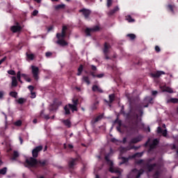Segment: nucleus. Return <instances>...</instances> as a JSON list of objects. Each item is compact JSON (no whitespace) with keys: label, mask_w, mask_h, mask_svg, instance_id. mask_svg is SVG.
Instances as JSON below:
<instances>
[{"label":"nucleus","mask_w":178,"mask_h":178,"mask_svg":"<svg viewBox=\"0 0 178 178\" xmlns=\"http://www.w3.org/2000/svg\"><path fill=\"white\" fill-rule=\"evenodd\" d=\"M155 51L156 52H161V48L159 47V46L155 47Z\"/></svg>","instance_id":"6e6d98bb"},{"label":"nucleus","mask_w":178,"mask_h":178,"mask_svg":"<svg viewBox=\"0 0 178 178\" xmlns=\"http://www.w3.org/2000/svg\"><path fill=\"white\" fill-rule=\"evenodd\" d=\"M144 173V169H140V170H137L136 168L133 169L129 175H127L128 178L135 177L136 178H140L141 177V175Z\"/></svg>","instance_id":"39448f33"},{"label":"nucleus","mask_w":178,"mask_h":178,"mask_svg":"<svg viewBox=\"0 0 178 178\" xmlns=\"http://www.w3.org/2000/svg\"><path fill=\"white\" fill-rule=\"evenodd\" d=\"M19 152L17 151H14V154H13V158L12 159L13 161H15V159H16V158H19Z\"/></svg>","instance_id":"f704fd0d"},{"label":"nucleus","mask_w":178,"mask_h":178,"mask_svg":"<svg viewBox=\"0 0 178 178\" xmlns=\"http://www.w3.org/2000/svg\"><path fill=\"white\" fill-rule=\"evenodd\" d=\"M92 31H99V26H96L93 28L90 29V33H92Z\"/></svg>","instance_id":"72a5a7b5"},{"label":"nucleus","mask_w":178,"mask_h":178,"mask_svg":"<svg viewBox=\"0 0 178 178\" xmlns=\"http://www.w3.org/2000/svg\"><path fill=\"white\" fill-rule=\"evenodd\" d=\"M81 72H83V65L79 66L78 68L77 76H80V74H81Z\"/></svg>","instance_id":"79ce46f5"},{"label":"nucleus","mask_w":178,"mask_h":178,"mask_svg":"<svg viewBox=\"0 0 178 178\" xmlns=\"http://www.w3.org/2000/svg\"><path fill=\"white\" fill-rule=\"evenodd\" d=\"M70 108H69V105H67L64 107L65 114V115H70Z\"/></svg>","instance_id":"c756f323"},{"label":"nucleus","mask_w":178,"mask_h":178,"mask_svg":"<svg viewBox=\"0 0 178 178\" xmlns=\"http://www.w3.org/2000/svg\"><path fill=\"white\" fill-rule=\"evenodd\" d=\"M154 176H156V177H158L159 176V171H156Z\"/></svg>","instance_id":"338daca9"},{"label":"nucleus","mask_w":178,"mask_h":178,"mask_svg":"<svg viewBox=\"0 0 178 178\" xmlns=\"http://www.w3.org/2000/svg\"><path fill=\"white\" fill-rule=\"evenodd\" d=\"M154 168H156V163L147 164V169L148 172H152Z\"/></svg>","instance_id":"a211bd4d"},{"label":"nucleus","mask_w":178,"mask_h":178,"mask_svg":"<svg viewBox=\"0 0 178 178\" xmlns=\"http://www.w3.org/2000/svg\"><path fill=\"white\" fill-rule=\"evenodd\" d=\"M120 8L118 6H115L113 10H111L108 13V16H113L116 12H119Z\"/></svg>","instance_id":"f3484780"},{"label":"nucleus","mask_w":178,"mask_h":178,"mask_svg":"<svg viewBox=\"0 0 178 178\" xmlns=\"http://www.w3.org/2000/svg\"><path fill=\"white\" fill-rule=\"evenodd\" d=\"M155 148H156V145H154V143L150 144L149 147V152H151V151H152V149H155Z\"/></svg>","instance_id":"c9c22d12"},{"label":"nucleus","mask_w":178,"mask_h":178,"mask_svg":"<svg viewBox=\"0 0 178 178\" xmlns=\"http://www.w3.org/2000/svg\"><path fill=\"white\" fill-rule=\"evenodd\" d=\"M143 154H144V152H138L134 154V155L129 156L128 158L122 156L121 157V159L122 160V161L120 163V165L127 163L129 159H134V158H141V156H143Z\"/></svg>","instance_id":"20e7f679"},{"label":"nucleus","mask_w":178,"mask_h":178,"mask_svg":"<svg viewBox=\"0 0 178 178\" xmlns=\"http://www.w3.org/2000/svg\"><path fill=\"white\" fill-rule=\"evenodd\" d=\"M102 119H104V114H100L97 115L96 118H93L90 123L92 126L94 127V124H95V123H97V122H99V120H102Z\"/></svg>","instance_id":"9b49d317"},{"label":"nucleus","mask_w":178,"mask_h":178,"mask_svg":"<svg viewBox=\"0 0 178 178\" xmlns=\"http://www.w3.org/2000/svg\"><path fill=\"white\" fill-rule=\"evenodd\" d=\"M140 141H143V136L139 135L135 138H133L129 141V145H131V144H137L138 143H140Z\"/></svg>","instance_id":"6e6552de"},{"label":"nucleus","mask_w":178,"mask_h":178,"mask_svg":"<svg viewBox=\"0 0 178 178\" xmlns=\"http://www.w3.org/2000/svg\"><path fill=\"white\" fill-rule=\"evenodd\" d=\"M83 83H86L88 86L90 84V78L88 76H83Z\"/></svg>","instance_id":"2f4dec72"},{"label":"nucleus","mask_w":178,"mask_h":178,"mask_svg":"<svg viewBox=\"0 0 178 178\" xmlns=\"http://www.w3.org/2000/svg\"><path fill=\"white\" fill-rule=\"evenodd\" d=\"M152 144L156 145H156H158V144H159V140H158V138L154 139L152 141Z\"/></svg>","instance_id":"a18cd8bd"},{"label":"nucleus","mask_w":178,"mask_h":178,"mask_svg":"<svg viewBox=\"0 0 178 178\" xmlns=\"http://www.w3.org/2000/svg\"><path fill=\"white\" fill-rule=\"evenodd\" d=\"M127 37H129V38L131 40H134L136 39V35H134V33H129L127 35Z\"/></svg>","instance_id":"ea45409f"},{"label":"nucleus","mask_w":178,"mask_h":178,"mask_svg":"<svg viewBox=\"0 0 178 178\" xmlns=\"http://www.w3.org/2000/svg\"><path fill=\"white\" fill-rule=\"evenodd\" d=\"M5 92L3 91H0V99H2L3 98V95Z\"/></svg>","instance_id":"13d9d810"},{"label":"nucleus","mask_w":178,"mask_h":178,"mask_svg":"<svg viewBox=\"0 0 178 178\" xmlns=\"http://www.w3.org/2000/svg\"><path fill=\"white\" fill-rule=\"evenodd\" d=\"M162 74H165V72L163 71H157L155 73L150 74L151 76L154 79H158L161 76Z\"/></svg>","instance_id":"f8f14e48"},{"label":"nucleus","mask_w":178,"mask_h":178,"mask_svg":"<svg viewBox=\"0 0 178 178\" xmlns=\"http://www.w3.org/2000/svg\"><path fill=\"white\" fill-rule=\"evenodd\" d=\"M128 131L129 133H133V131H136V130H137V127H136V126H134V124H130L128 127Z\"/></svg>","instance_id":"412c9836"},{"label":"nucleus","mask_w":178,"mask_h":178,"mask_svg":"<svg viewBox=\"0 0 178 178\" xmlns=\"http://www.w3.org/2000/svg\"><path fill=\"white\" fill-rule=\"evenodd\" d=\"M126 20H127L129 23H133L135 22L134 19L131 17V15H127Z\"/></svg>","instance_id":"c85d7f7f"},{"label":"nucleus","mask_w":178,"mask_h":178,"mask_svg":"<svg viewBox=\"0 0 178 178\" xmlns=\"http://www.w3.org/2000/svg\"><path fill=\"white\" fill-rule=\"evenodd\" d=\"M149 104H154V99L152 97L147 96L145 97L143 102H142L140 106H139L138 112L140 113L141 116H143V113H144L143 111V106L144 108H148Z\"/></svg>","instance_id":"f257e3e1"},{"label":"nucleus","mask_w":178,"mask_h":178,"mask_svg":"<svg viewBox=\"0 0 178 178\" xmlns=\"http://www.w3.org/2000/svg\"><path fill=\"white\" fill-rule=\"evenodd\" d=\"M109 172H111V173H117L118 175L117 177L120 178V176H122V172H120V168H113V165L110 166Z\"/></svg>","instance_id":"1a4fd4ad"},{"label":"nucleus","mask_w":178,"mask_h":178,"mask_svg":"<svg viewBox=\"0 0 178 178\" xmlns=\"http://www.w3.org/2000/svg\"><path fill=\"white\" fill-rule=\"evenodd\" d=\"M37 15H38V10H33V15L37 16Z\"/></svg>","instance_id":"e2e57ef3"},{"label":"nucleus","mask_w":178,"mask_h":178,"mask_svg":"<svg viewBox=\"0 0 178 178\" xmlns=\"http://www.w3.org/2000/svg\"><path fill=\"white\" fill-rule=\"evenodd\" d=\"M164 91L165 92H169L170 94H172V92H173V90L169 87H166L165 89H164Z\"/></svg>","instance_id":"4c0bfd02"},{"label":"nucleus","mask_w":178,"mask_h":178,"mask_svg":"<svg viewBox=\"0 0 178 178\" xmlns=\"http://www.w3.org/2000/svg\"><path fill=\"white\" fill-rule=\"evenodd\" d=\"M41 165V166H44L45 165V161H38L36 159L33 157H30L26 159V165L28 168H33V166H37V165Z\"/></svg>","instance_id":"f03ea898"},{"label":"nucleus","mask_w":178,"mask_h":178,"mask_svg":"<svg viewBox=\"0 0 178 178\" xmlns=\"http://www.w3.org/2000/svg\"><path fill=\"white\" fill-rule=\"evenodd\" d=\"M26 56L27 58H29V59H31V60H33L34 59V54H27Z\"/></svg>","instance_id":"c03bdc74"},{"label":"nucleus","mask_w":178,"mask_h":178,"mask_svg":"<svg viewBox=\"0 0 178 178\" xmlns=\"http://www.w3.org/2000/svg\"><path fill=\"white\" fill-rule=\"evenodd\" d=\"M143 162H144V160L140 159V160L136 161V165H141V163H143Z\"/></svg>","instance_id":"864d4df0"},{"label":"nucleus","mask_w":178,"mask_h":178,"mask_svg":"<svg viewBox=\"0 0 178 178\" xmlns=\"http://www.w3.org/2000/svg\"><path fill=\"white\" fill-rule=\"evenodd\" d=\"M17 79L19 83H23V81H22V74L20 73V71H18L17 73Z\"/></svg>","instance_id":"cd10ccee"},{"label":"nucleus","mask_w":178,"mask_h":178,"mask_svg":"<svg viewBox=\"0 0 178 178\" xmlns=\"http://www.w3.org/2000/svg\"><path fill=\"white\" fill-rule=\"evenodd\" d=\"M68 165H69L70 168H73V166H74L76 165V160H74V159L71 160L69 162Z\"/></svg>","instance_id":"473e14b6"},{"label":"nucleus","mask_w":178,"mask_h":178,"mask_svg":"<svg viewBox=\"0 0 178 178\" xmlns=\"http://www.w3.org/2000/svg\"><path fill=\"white\" fill-rule=\"evenodd\" d=\"M57 44H58V45H60L61 47H65L67 45V43L66 42V41H65V40L60 39H58V40L57 41Z\"/></svg>","instance_id":"5701e85b"},{"label":"nucleus","mask_w":178,"mask_h":178,"mask_svg":"<svg viewBox=\"0 0 178 178\" xmlns=\"http://www.w3.org/2000/svg\"><path fill=\"white\" fill-rule=\"evenodd\" d=\"M162 131H163L162 128H161V127H159L157 128V133H158V134H162Z\"/></svg>","instance_id":"3c124183"},{"label":"nucleus","mask_w":178,"mask_h":178,"mask_svg":"<svg viewBox=\"0 0 178 178\" xmlns=\"http://www.w3.org/2000/svg\"><path fill=\"white\" fill-rule=\"evenodd\" d=\"M72 102L74 104L72 105H75V106H77V104H79V99H76V100L73 99Z\"/></svg>","instance_id":"5fc2aeb1"},{"label":"nucleus","mask_w":178,"mask_h":178,"mask_svg":"<svg viewBox=\"0 0 178 178\" xmlns=\"http://www.w3.org/2000/svg\"><path fill=\"white\" fill-rule=\"evenodd\" d=\"M32 74L35 80H38V73H40V69L38 67L31 65Z\"/></svg>","instance_id":"0eeeda50"},{"label":"nucleus","mask_w":178,"mask_h":178,"mask_svg":"<svg viewBox=\"0 0 178 178\" xmlns=\"http://www.w3.org/2000/svg\"><path fill=\"white\" fill-rule=\"evenodd\" d=\"M170 102H172V104H178V99L177 98H171L170 99Z\"/></svg>","instance_id":"a19ab883"},{"label":"nucleus","mask_w":178,"mask_h":178,"mask_svg":"<svg viewBox=\"0 0 178 178\" xmlns=\"http://www.w3.org/2000/svg\"><path fill=\"white\" fill-rule=\"evenodd\" d=\"M108 98H109V101L104 99V102H106V104H108L109 106H112L111 104H112L113 101H115V95L114 94L109 95Z\"/></svg>","instance_id":"ddd939ff"},{"label":"nucleus","mask_w":178,"mask_h":178,"mask_svg":"<svg viewBox=\"0 0 178 178\" xmlns=\"http://www.w3.org/2000/svg\"><path fill=\"white\" fill-rule=\"evenodd\" d=\"M115 123H117L118 124V127L117 128L119 131H120V127H122V120H119V118H116L115 120Z\"/></svg>","instance_id":"393cba45"},{"label":"nucleus","mask_w":178,"mask_h":178,"mask_svg":"<svg viewBox=\"0 0 178 178\" xmlns=\"http://www.w3.org/2000/svg\"><path fill=\"white\" fill-rule=\"evenodd\" d=\"M10 97H13V98H17V92H10Z\"/></svg>","instance_id":"58836bf2"},{"label":"nucleus","mask_w":178,"mask_h":178,"mask_svg":"<svg viewBox=\"0 0 178 178\" xmlns=\"http://www.w3.org/2000/svg\"><path fill=\"white\" fill-rule=\"evenodd\" d=\"M105 161H106L107 163L110 165V166H113V161H111L109 159V156H105Z\"/></svg>","instance_id":"a878e982"},{"label":"nucleus","mask_w":178,"mask_h":178,"mask_svg":"<svg viewBox=\"0 0 178 178\" xmlns=\"http://www.w3.org/2000/svg\"><path fill=\"white\" fill-rule=\"evenodd\" d=\"M65 6V4H59L56 6V9H64Z\"/></svg>","instance_id":"49530a36"},{"label":"nucleus","mask_w":178,"mask_h":178,"mask_svg":"<svg viewBox=\"0 0 178 178\" xmlns=\"http://www.w3.org/2000/svg\"><path fill=\"white\" fill-rule=\"evenodd\" d=\"M43 118H44V119H46V120H48L49 119V115H44L43 116Z\"/></svg>","instance_id":"774afa93"},{"label":"nucleus","mask_w":178,"mask_h":178,"mask_svg":"<svg viewBox=\"0 0 178 178\" xmlns=\"http://www.w3.org/2000/svg\"><path fill=\"white\" fill-rule=\"evenodd\" d=\"M68 107L71 109L72 112L77 111V106L74 104H68Z\"/></svg>","instance_id":"b1692460"},{"label":"nucleus","mask_w":178,"mask_h":178,"mask_svg":"<svg viewBox=\"0 0 178 178\" xmlns=\"http://www.w3.org/2000/svg\"><path fill=\"white\" fill-rule=\"evenodd\" d=\"M11 86L12 87H17V79L16 76H11Z\"/></svg>","instance_id":"6ab92c4d"},{"label":"nucleus","mask_w":178,"mask_h":178,"mask_svg":"<svg viewBox=\"0 0 178 178\" xmlns=\"http://www.w3.org/2000/svg\"><path fill=\"white\" fill-rule=\"evenodd\" d=\"M37 97L35 92H31V98L34 99Z\"/></svg>","instance_id":"8fccbe9b"},{"label":"nucleus","mask_w":178,"mask_h":178,"mask_svg":"<svg viewBox=\"0 0 178 178\" xmlns=\"http://www.w3.org/2000/svg\"><path fill=\"white\" fill-rule=\"evenodd\" d=\"M66 35V32H61V34L57 33L56 37L58 40H60V38H63Z\"/></svg>","instance_id":"bb28decb"},{"label":"nucleus","mask_w":178,"mask_h":178,"mask_svg":"<svg viewBox=\"0 0 178 178\" xmlns=\"http://www.w3.org/2000/svg\"><path fill=\"white\" fill-rule=\"evenodd\" d=\"M61 122L65 124V126H66V127H72V122H70V120H63Z\"/></svg>","instance_id":"aec40b11"},{"label":"nucleus","mask_w":178,"mask_h":178,"mask_svg":"<svg viewBox=\"0 0 178 178\" xmlns=\"http://www.w3.org/2000/svg\"><path fill=\"white\" fill-rule=\"evenodd\" d=\"M10 29H11V31H13V33H19V31L22 30V26L17 24V25L11 26Z\"/></svg>","instance_id":"dca6fc26"},{"label":"nucleus","mask_w":178,"mask_h":178,"mask_svg":"<svg viewBox=\"0 0 178 178\" xmlns=\"http://www.w3.org/2000/svg\"><path fill=\"white\" fill-rule=\"evenodd\" d=\"M111 143H118V140L115 138H112L111 139Z\"/></svg>","instance_id":"0e129e2a"},{"label":"nucleus","mask_w":178,"mask_h":178,"mask_svg":"<svg viewBox=\"0 0 178 178\" xmlns=\"http://www.w3.org/2000/svg\"><path fill=\"white\" fill-rule=\"evenodd\" d=\"M79 12L80 13H82V15H83L85 19H88V16H90V10L83 8L81 10H79Z\"/></svg>","instance_id":"4468645a"},{"label":"nucleus","mask_w":178,"mask_h":178,"mask_svg":"<svg viewBox=\"0 0 178 178\" xmlns=\"http://www.w3.org/2000/svg\"><path fill=\"white\" fill-rule=\"evenodd\" d=\"M8 74H10L11 76H15L16 72L13 70H10L8 71Z\"/></svg>","instance_id":"37998d69"},{"label":"nucleus","mask_w":178,"mask_h":178,"mask_svg":"<svg viewBox=\"0 0 178 178\" xmlns=\"http://www.w3.org/2000/svg\"><path fill=\"white\" fill-rule=\"evenodd\" d=\"M7 170L8 168H6V167L2 168L1 170H0V175H6Z\"/></svg>","instance_id":"e433bc0d"},{"label":"nucleus","mask_w":178,"mask_h":178,"mask_svg":"<svg viewBox=\"0 0 178 178\" xmlns=\"http://www.w3.org/2000/svg\"><path fill=\"white\" fill-rule=\"evenodd\" d=\"M112 6V0H107V8H111Z\"/></svg>","instance_id":"09e8293b"},{"label":"nucleus","mask_w":178,"mask_h":178,"mask_svg":"<svg viewBox=\"0 0 178 178\" xmlns=\"http://www.w3.org/2000/svg\"><path fill=\"white\" fill-rule=\"evenodd\" d=\"M98 105H99V102L96 100L93 104L91 106L92 111H97V108H98Z\"/></svg>","instance_id":"4be33fe9"},{"label":"nucleus","mask_w":178,"mask_h":178,"mask_svg":"<svg viewBox=\"0 0 178 178\" xmlns=\"http://www.w3.org/2000/svg\"><path fill=\"white\" fill-rule=\"evenodd\" d=\"M28 88H29L30 92H32L34 90V86H29Z\"/></svg>","instance_id":"603ef678"},{"label":"nucleus","mask_w":178,"mask_h":178,"mask_svg":"<svg viewBox=\"0 0 178 178\" xmlns=\"http://www.w3.org/2000/svg\"><path fill=\"white\" fill-rule=\"evenodd\" d=\"M138 149H140V146H132L131 147V149H136V150H137Z\"/></svg>","instance_id":"052dcab7"},{"label":"nucleus","mask_w":178,"mask_h":178,"mask_svg":"<svg viewBox=\"0 0 178 178\" xmlns=\"http://www.w3.org/2000/svg\"><path fill=\"white\" fill-rule=\"evenodd\" d=\"M52 56L51 52L48 51V52L46 53L47 58H49V56Z\"/></svg>","instance_id":"680f3d73"},{"label":"nucleus","mask_w":178,"mask_h":178,"mask_svg":"<svg viewBox=\"0 0 178 178\" xmlns=\"http://www.w3.org/2000/svg\"><path fill=\"white\" fill-rule=\"evenodd\" d=\"M90 69L92 71L90 72V75L93 77V79H102L105 74L104 73L98 74V70L95 65H90Z\"/></svg>","instance_id":"7ed1b4c3"},{"label":"nucleus","mask_w":178,"mask_h":178,"mask_svg":"<svg viewBox=\"0 0 178 178\" xmlns=\"http://www.w3.org/2000/svg\"><path fill=\"white\" fill-rule=\"evenodd\" d=\"M17 104H19L20 105L24 104V102H26V99L24 98H19L17 100H16Z\"/></svg>","instance_id":"7c9ffc66"},{"label":"nucleus","mask_w":178,"mask_h":178,"mask_svg":"<svg viewBox=\"0 0 178 178\" xmlns=\"http://www.w3.org/2000/svg\"><path fill=\"white\" fill-rule=\"evenodd\" d=\"M14 124H15V126H18V127L22 126V120H18V121L15 122L14 123Z\"/></svg>","instance_id":"de8ad7c7"},{"label":"nucleus","mask_w":178,"mask_h":178,"mask_svg":"<svg viewBox=\"0 0 178 178\" xmlns=\"http://www.w3.org/2000/svg\"><path fill=\"white\" fill-rule=\"evenodd\" d=\"M92 90L93 91V92H100V94H102V92H104V90L97 85H93L92 87Z\"/></svg>","instance_id":"2eb2a0df"},{"label":"nucleus","mask_w":178,"mask_h":178,"mask_svg":"<svg viewBox=\"0 0 178 178\" xmlns=\"http://www.w3.org/2000/svg\"><path fill=\"white\" fill-rule=\"evenodd\" d=\"M40 151H42V145L38 146L35 149H33L32 150V155L33 158H37V156H38V152H40Z\"/></svg>","instance_id":"9d476101"},{"label":"nucleus","mask_w":178,"mask_h":178,"mask_svg":"<svg viewBox=\"0 0 178 178\" xmlns=\"http://www.w3.org/2000/svg\"><path fill=\"white\" fill-rule=\"evenodd\" d=\"M111 48H112V47L111 46V44L108 42H104V48H103V54L104 55L105 59L108 60V59H111V58L109 57V56H108V54H109V49H111Z\"/></svg>","instance_id":"423d86ee"},{"label":"nucleus","mask_w":178,"mask_h":178,"mask_svg":"<svg viewBox=\"0 0 178 178\" xmlns=\"http://www.w3.org/2000/svg\"><path fill=\"white\" fill-rule=\"evenodd\" d=\"M86 35H90V29L87 28L85 31Z\"/></svg>","instance_id":"4d7b16f0"},{"label":"nucleus","mask_w":178,"mask_h":178,"mask_svg":"<svg viewBox=\"0 0 178 178\" xmlns=\"http://www.w3.org/2000/svg\"><path fill=\"white\" fill-rule=\"evenodd\" d=\"M22 76L24 79V80H26L29 78V76L26 74H22Z\"/></svg>","instance_id":"bf43d9fd"},{"label":"nucleus","mask_w":178,"mask_h":178,"mask_svg":"<svg viewBox=\"0 0 178 178\" xmlns=\"http://www.w3.org/2000/svg\"><path fill=\"white\" fill-rule=\"evenodd\" d=\"M168 9H170V10H171V12H173V6L168 5Z\"/></svg>","instance_id":"69168bd1"}]
</instances>
